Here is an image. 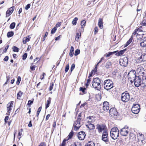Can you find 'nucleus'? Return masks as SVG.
Instances as JSON below:
<instances>
[{
    "instance_id": "1",
    "label": "nucleus",
    "mask_w": 146,
    "mask_h": 146,
    "mask_svg": "<svg viewBox=\"0 0 146 146\" xmlns=\"http://www.w3.org/2000/svg\"><path fill=\"white\" fill-rule=\"evenodd\" d=\"M119 131L117 127L112 128L110 131V135L113 139L115 140L119 136Z\"/></svg>"
},
{
    "instance_id": "2",
    "label": "nucleus",
    "mask_w": 146,
    "mask_h": 146,
    "mask_svg": "<svg viewBox=\"0 0 146 146\" xmlns=\"http://www.w3.org/2000/svg\"><path fill=\"white\" fill-rule=\"evenodd\" d=\"M101 81L99 78H94L92 82L93 87L97 90H99L101 88Z\"/></svg>"
},
{
    "instance_id": "3",
    "label": "nucleus",
    "mask_w": 146,
    "mask_h": 146,
    "mask_svg": "<svg viewBox=\"0 0 146 146\" xmlns=\"http://www.w3.org/2000/svg\"><path fill=\"white\" fill-rule=\"evenodd\" d=\"M104 88L106 90H108L113 87V84L110 79L104 81Z\"/></svg>"
},
{
    "instance_id": "4",
    "label": "nucleus",
    "mask_w": 146,
    "mask_h": 146,
    "mask_svg": "<svg viewBox=\"0 0 146 146\" xmlns=\"http://www.w3.org/2000/svg\"><path fill=\"white\" fill-rule=\"evenodd\" d=\"M137 76H136V72L134 70H131L128 73V77L129 80L131 83H132Z\"/></svg>"
},
{
    "instance_id": "5",
    "label": "nucleus",
    "mask_w": 146,
    "mask_h": 146,
    "mask_svg": "<svg viewBox=\"0 0 146 146\" xmlns=\"http://www.w3.org/2000/svg\"><path fill=\"white\" fill-rule=\"evenodd\" d=\"M81 114L80 113L78 114L77 120L74 123V129L76 131L78 130L81 126L80 123V121L81 119Z\"/></svg>"
},
{
    "instance_id": "6",
    "label": "nucleus",
    "mask_w": 146,
    "mask_h": 146,
    "mask_svg": "<svg viewBox=\"0 0 146 146\" xmlns=\"http://www.w3.org/2000/svg\"><path fill=\"white\" fill-rule=\"evenodd\" d=\"M130 95L127 92L122 93L121 95V100L124 102H128L130 99Z\"/></svg>"
},
{
    "instance_id": "7",
    "label": "nucleus",
    "mask_w": 146,
    "mask_h": 146,
    "mask_svg": "<svg viewBox=\"0 0 146 146\" xmlns=\"http://www.w3.org/2000/svg\"><path fill=\"white\" fill-rule=\"evenodd\" d=\"M140 108V106L139 104H133L131 110L133 113L137 114L139 112Z\"/></svg>"
},
{
    "instance_id": "8",
    "label": "nucleus",
    "mask_w": 146,
    "mask_h": 146,
    "mask_svg": "<svg viewBox=\"0 0 146 146\" xmlns=\"http://www.w3.org/2000/svg\"><path fill=\"white\" fill-rule=\"evenodd\" d=\"M141 76H138L135 77L134 81V85L135 86L138 87L143 82L141 80Z\"/></svg>"
},
{
    "instance_id": "9",
    "label": "nucleus",
    "mask_w": 146,
    "mask_h": 146,
    "mask_svg": "<svg viewBox=\"0 0 146 146\" xmlns=\"http://www.w3.org/2000/svg\"><path fill=\"white\" fill-rule=\"evenodd\" d=\"M128 128V127L126 126L121 129L120 132L121 135L123 136H126L129 133Z\"/></svg>"
},
{
    "instance_id": "10",
    "label": "nucleus",
    "mask_w": 146,
    "mask_h": 146,
    "mask_svg": "<svg viewBox=\"0 0 146 146\" xmlns=\"http://www.w3.org/2000/svg\"><path fill=\"white\" fill-rule=\"evenodd\" d=\"M106 126L104 124H98L96 125V129L98 132L101 133L103 131H106L105 130Z\"/></svg>"
},
{
    "instance_id": "11",
    "label": "nucleus",
    "mask_w": 146,
    "mask_h": 146,
    "mask_svg": "<svg viewBox=\"0 0 146 146\" xmlns=\"http://www.w3.org/2000/svg\"><path fill=\"white\" fill-rule=\"evenodd\" d=\"M144 71V69L142 66H138L137 68L136 71L139 76H141L143 74Z\"/></svg>"
},
{
    "instance_id": "12",
    "label": "nucleus",
    "mask_w": 146,
    "mask_h": 146,
    "mask_svg": "<svg viewBox=\"0 0 146 146\" xmlns=\"http://www.w3.org/2000/svg\"><path fill=\"white\" fill-rule=\"evenodd\" d=\"M128 62L127 58L125 57L120 60L119 63L122 66H126L127 65Z\"/></svg>"
},
{
    "instance_id": "13",
    "label": "nucleus",
    "mask_w": 146,
    "mask_h": 146,
    "mask_svg": "<svg viewBox=\"0 0 146 146\" xmlns=\"http://www.w3.org/2000/svg\"><path fill=\"white\" fill-rule=\"evenodd\" d=\"M13 106V101L10 102L7 105V111L8 113H7V114L8 115H10V113L11 112V110L12 109Z\"/></svg>"
},
{
    "instance_id": "14",
    "label": "nucleus",
    "mask_w": 146,
    "mask_h": 146,
    "mask_svg": "<svg viewBox=\"0 0 146 146\" xmlns=\"http://www.w3.org/2000/svg\"><path fill=\"white\" fill-rule=\"evenodd\" d=\"M110 113L112 117H114L117 116V112L115 108H111L110 110Z\"/></svg>"
},
{
    "instance_id": "15",
    "label": "nucleus",
    "mask_w": 146,
    "mask_h": 146,
    "mask_svg": "<svg viewBox=\"0 0 146 146\" xmlns=\"http://www.w3.org/2000/svg\"><path fill=\"white\" fill-rule=\"evenodd\" d=\"M79 139L82 140L84 139L86 136L85 133L83 131L79 132L77 135Z\"/></svg>"
},
{
    "instance_id": "16",
    "label": "nucleus",
    "mask_w": 146,
    "mask_h": 146,
    "mask_svg": "<svg viewBox=\"0 0 146 146\" xmlns=\"http://www.w3.org/2000/svg\"><path fill=\"white\" fill-rule=\"evenodd\" d=\"M108 134L107 131H104L103 132L102 136V140L106 142H108Z\"/></svg>"
},
{
    "instance_id": "17",
    "label": "nucleus",
    "mask_w": 146,
    "mask_h": 146,
    "mask_svg": "<svg viewBox=\"0 0 146 146\" xmlns=\"http://www.w3.org/2000/svg\"><path fill=\"white\" fill-rule=\"evenodd\" d=\"M103 109L104 111H106L109 109V104L108 102L105 101L103 103Z\"/></svg>"
},
{
    "instance_id": "18",
    "label": "nucleus",
    "mask_w": 146,
    "mask_h": 146,
    "mask_svg": "<svg viewBox=\"0 0 146 146\" xmlns=\"http://www.w3.org/2000/svg\"><path fill=\"white\" fill-rule=\"evenodd\" d=\"M14 9L13 7H11L6 12V17L9 16L13 12Z\"/></svg>"
},
{
    "instance_id": "19",
    "label": "nucleus",
    "mask_w": 146,
    "mask_h": 146,
    "mask_svg": "<svg viewBox=\"0 0 146 146\" xmlns=\"http://www.w3.org/2000/svg\"><path fill=\"white\" fill-rule=\"evenodd\" d=\"M86 126L90 130L94 129L95 128L94 125L92 123L86 124Z\"/></svg>"
},
{
    "instance_id": "20",
    "label": "nucleus",
    "mask_w": 146,
    "mask_h": 146,
    "mask_svg": "<svg viewBox=\"0 0 146 146\" xmlns=\"http://www.w3.org/2000/svg\"><path fill=\"white\" fill-rule=\"evenodd\" d=\"M103 19L100 18L98 20V25L100 29H102L103 27Z\"/></svg>"
},
{
    "instance_id": "21",
    "label": "nucleus",
    "mask_w": 146,
    "mask_h": 146,
    "mask_svg": "<svg viewBox=\"0 0 146 146\" xmlns=\"http://www.w3.org/2000/svg\"><path fill=\"white\" fill-rule=\"evenodd\" d=\"M140 46L142 47H146V39L144 37L143 40L140 43Z\"/></svg>"
},
{
    "instance_id": "22",
    "label": "nucleus",
    "mask_w": 146,
    "mask_h": 146,
    "mask_svg": "<svg viewBox=\"0 0 146 146\" xmlns=\"http://www.w3.org/2000/svg\"><path fill=\"white\" fill-rule=\"evenodd\" d=\"M126 51L125 49H124L120 51L119 52L117 53H115V55L116 56H120L122 55L124 53L125 51Z\"/></svg>"
},
{
    "instance_id": "23",
    "label": "nucleus",
    "mask_w": 146,
    "mask_h": 146,
    "mask_svg": "<svg viewBox=\"0 0 146 146\" xmlns=\"http://www.w3.org/2000/svg\"><path fill=\"white\" fill-rule=\"evenodd\" d=\"M137 137L138 139L142 141L144 139V135H143L139 133L137 134Z\"/></svg>"
},
{
    "instance_id": "24",
    "label": "nucleus",
    "mask_w": 146,
    "mask_h": 146,
    "mask_svg": "<svg viewBox=\"0 0 146 146\" xmlns=\"http://www.w3.org/2000/svg\"><path fill=\"white\" fill-rule=\"evenodd\" d=\"M51 101V98L50 97L48 98L47 101V104H46V109H47L48 108L50 104Z\"/></svg>"
},
{
    "instance_id": "25",
    "label": "nucleus",
    "mask_w": 146,
    "mask_h": 146,
    "mask_svg": "<svg viewBox=\"0 0 146 146\" xmlns=\"http://www.w3.org/2000/svg\"><path fill=\"white\" fill-rule=\"evenodd\" d=\"M74 48L72 46L71 47V49L70 50L69 53V55L71 57H72L74 54Z\"/></svg>"
},
{
    "instance_id": "26",
    "label": "nucleus",
    "mask_w": 146,
    "mask_h": 146,
    "mask_svg": "<svg viewBox=\"0 0 146 146\" xmlns=\"http://www.w3.org/2000/svg\"><path fill=\"white\" fill-rule=\"evenodd\" d=\"M141 29L139 28L137 29H136L135 30L133 33L132 35H137L139 33H140Z\"/></svg>"
},
{
    "instance_id": "27",
    "label": "nucleus",
    "mask_w": 146,
    "mask_h": 146,
    "mask_svg": "<svg viewBox=\"0 0 146 146\" xmlns=\"http://www.w3.org/2000/svg\"><path fill=\"white\" fill-rule=\"evenodd\" d=\"M117 51H116L114 52H110L107 53L106 55H105V56H106V57H109L110 55L113 54L117 52Z\"/></svg>"
},
{
    "instance_id": "28",
    "label": "nucleus",
    "mask_w": 146,
    "mask_h": 146,
    "mask_svg": "<svg viewBox=\"0 0 146 146\" xmlns=\"http://www.w3.org/2000/svg\"><path fill=\"white\" fill-rule=\"evenodd\" d=\"M143 34H140L139 33L138 34L136 35V37L137 39L139 40L141 39L143 37Z\"/></svg>"
},
{
    "instance_id": "29",
    "label": "nucleus",
    "mask_w": 146,
    "mask_h": 146,
    "mask_svg": "<svg viewBox=\"0 0 146 146\" xmlns=\"http://www.w3.org/2000/svg\"><path fill=\"white\" fill-rule=\"evenodd\" d=\"M143 55L142 54L141 55V56L138 58L137 59V62L138 63H140L143 61Z\"/></svg>"
},
{
    "instance_id": "30",
    "label": "nucleus",
    "mask_w": 146,
    "mask_h": 146,
    "mask_svg": "<svg viewBox=\"0 0 146 146\" xmlns=\"http://www.w3.org/2000/svg\"><path fill=\"white\" fill-rule=\"evenodd\" d=\"M78 19L77 17H75L73 19L72 21V24L74 25H75L77 23V21H78Z\"/></svg>"
},
{
    "instance_id": "31",
    "label": "nucleus",
    "mask_w": 146,
    "mask_h": 146,
    "mask_svg": "<svg viewBox=\"0 0 146 146\" xmlns=\"http://www.w3.org/2000/svg\"><path fill=\"white\" fill-rule=\"evenodd\" d=\"M85 146H95L94 143L92 141L89 142Z\"/></svg>"
},
{
    "instance_id": "32",
    "label": "nucleus",
    "mask_w": 146,
    "mask_h": 146,
    "mask_svg": "<svg viewBox=\"0 0 146 146\" xmlns=\"http://www.w3.org/2000/svg\"><path fill=\"white\" fill-rule=\"evenodd\" d=\"M23 94V93L22 92L20 91L19 92L17 95V98L18 99H20L21 98V96Z\"/></svg>"
},
{
    "instance_id": "33",
    "label": "nucleus",
    "mask_w": 146,
    "mask_h": 146,
    "mask_svg": "<svg viewBox=\"0 0 146 146\" xmlns=\"http://www.w3.org/2000/svg\"><path fill=\"white\" fill-rule=\"evenodd\" d=\"M86 23V21L84 20L82 21L81 23V28H84L85 26V24Z\"/></svg>"
},
{
    "instance_id": "34",
    "label": "nucleus",
    "mask_w": 146,
    "mask_h": 146,
    "mask_svg": "<svg viewBox=\"0 0 146 146\" xmlns=\"http://www.w3.org/2000/svg\"><path fill=\"white\" fill-rule=\"evenodd\" d=\"M14 33L12 31L8 32L7 33V36L8 37H10L13 36Z\"/></svg>"
},
{
    "instance_id": "35",
    "label": "nucleus",
    "mask_w": 146,
    "mask_h": 146,
    "mask_svg": "<svg viewBox=\"0 0 146 146\" xmlns=\"http://www.w3.org/2000/svg\"><path fill=\"white\" fill-rule=\"evenodd\" d=\"M141 25L143 26H146V17L145 18V16L143 17V21Z\"/></svg>"
},
{
    "instance_id": "36",
    "label": "nucleus",
    "mask_w": 146,
    "mask_h": 146,
    "mask_svg": "<svg viewBox=\"0 0 146 146\" xmlns=\"http://www.w3.org/2000/svg\"><path fill=\"white\" fill-rule=\"evenodd\" d=\"M72 146H81L80 143L78 142H75L74 143L71 145Z\"/></svg>"
},
{
    "instance_id": "37",
    "label": "nucleus",
    "mask_w": 146,
    "mask_h": 146,
    "mask_svg": "<svg viewBox=\"0 0 146 146\" xmlns=\"http://www.w3.org/2000/svg\"><path fill=\"white\" fill-rule=\"evenodd\" d=\"M141 77L142 79L143 82H146V74H143Z\"/></svg>"
},
{
    "instance_id": "38",
    "label": "nucleus",
    "mask_w": 146,
    "mask_h": 146,
    "mask_svg": "<svg viewBox=\"0 0 146 146\" xmlns=\"http://www.w3.org/2000/svg\"><path fill=\"white\" fill-rule=\"evenodd\" d=\"M15 26V22H13L10 25L9 27L11 29H14Z\"/></svg>"
},
{
    "instance_id": "39",
    "label": "nucleus",
    "mask_w": 146,
    "mask_h": 146,
    "mask_svg": "<svg viewBox=\"0 0 146 146\" xmlns=\"http://www.w3.org/2000/svg\"><path fill=\"white\" fill-rule=\"evenodd\" d=\"M135 18V17L131 18L129 19V21L131 23V25L134 21Z\"/></svg>"
},
{
    "instance_id": "40",
    "label": "nucleus",
    "mask_w": 146,
    "mask_h": 146,
    "mask_svg": "<svg viewBox=\"0 0 146 146\" xmlns=\"http://www.w3.org/2000/svg\"><path fill=\"white\" fill-rule=\"evenodd\" d=\"M73 135V133L72 132V131H71L68 136V140L69 139H71Z\"/></svg>"
},
{
    "instance_id": "41",
    "label": "nucleus",
    "mask_w": 146,
    "mask_h": 146,
    "mask_svg": "<svg viewBox=\"0 0 146 146\" xmlns=\"http://www.w3.org/2000/svg\"><path fill=\"white\" fill-rule=\"evenodd\" d=\"M133 37V35H132L131 38L129 39L128 41H127V42L126 43V44L127 45H128L129 44L132 42V39Z\"/></svg>"
},
{
    "instance_id": "42",
    "label": "nucleus",
    "mask_w": 146,
    "mask_h": 146,
    "mask_svg": "<svg viewBox=\"0 0 146 146\" xmlns=\"http://www.w3.org/2000/svg\"><path fill=\"white\" fill-rule=\"evenodd\" d=\"M13 49L14 52H19V48L15 46H13Z\"/></svg>"
},
{
    "instance_id": "43",
    "label": "nucleus",
    "mask_w": 146,
    "mask_h": 146,
    "mask_svg": "<svg viewBox=\"0 0 146 146\" xmlns=\"http://www.w3.org/2000/svg\"><path fill=\"white\" fill-rule=\"evenodd\" d=\"M21 78L19 76H18V77L17 78V81L16 82V83H17V84L18 85H19V84L20 83V82L21 81Z\"/></svg>"
},
{
    "instance_id": "44",
    "label": "nucleus",
    "mask_w": 146,
    "mask_h": 146,
    "mask_svg": "<svg viewBox=\"0 0 146 146\" xmlns=\"http://www.w3.org/2000/svg\"><path fill=\"white\" fill-rule=\"evenodd\" d=\"M80 36V33H77L76 35V39L78 40L79 39V37Z\"/></svg>"
},
{
    "instance_id": "45",
    "label": "nucleus",
    "mask_w": 146,
    "mask_h": 146,
    "mask_svg": "<svg viewBox=\"0 0 146 146\" xmlns=\"http://www.w3.org/2000/svg\"><path fill=\"white\" fill-rule=\"evenodd\" d=\"M80 52V51L79 49H77L76 50L75 52L74 53V55L75 56H77L78 55Z\"/></svg>"
},
{
    "instance_id": "46",
    "label": "nucleus",
    "mask_w": 146,
    "mask_h": 146,
    "mask_svg": "<svg viewBox=\"0 0 146 146\" xmlns=\"http://www.w3.org/2000/svg\"><path fill=\"white\" fill-rule=\"evenodd\" d=\"M93 117L92 116L89 117L88 118V119H89V120H88L87 122L88 123V124L91 123L92 122L91 119Z\"/></svg>"
},
{
    "instance_id": "47",
    "label": "nucleus",
    "mask_w": 146,
    "mask_h": 146,
    "mask_svg": "<svg viewBox=\"0 0 146 146\" xmlns=\"http://www.w3.org/2000/svg\"><path fill=\"white\" fill-rule=\"evenodd\" d=\"M56 30H57V28H56V27H54L52 29V30L51 31V33L52 34H53L55 32Z\"/></svg>"
},
{
    "instance_id": "48",
    "label": "nucleus",
    "mask_w": 146,
    "mask_h": 146,
    "mask_svg": "<svg viewBox=\"0 0 146 146\" xmlns=\"http://www.w3.org/2000/svg\"><path fill=\"white\" fill-rule=\"evenodd\" d=\"M69 64H67L65 67V72L66 73L68 71L69 69Z\"/></svg>"
},
{
    "instance_id": "49",
    "label": "nucleus",
    "mask_w": 146,
    "mask_h": 146,
    "mask_svg": "<svg viewBox=\"0 0 146 146\" xmlns=\"http://www.w3.org/2000/svg\"><path fill=\"white\" fill-rule=\"evenodd\" d=\"M48 35V33L47 32H46L45 33V35L42 38V41H44L45 40L46 38V37Z\"/></svg>"
},
{
    "instance_id": "50",
    "label": "nucleus",
    "mask_w": 146,
    "mask_h": 146,
    "mask_svg": "<svg viewBox=\"0 0 146 146\" xmlns=\"http://www.w3.org/2000/svg\"><path fill=\"white\" fill-rule=\"evenodd\" d=\"M143 61H146V54H142Z\"/></svg>"
},
{
    "instance_id": "51",
    "label": "nucleus",
    "mask_w": 146,
    "mask_h": 146,
    "mask_svg": "<svg viewBox=\"0 0 146 146\" xmlns=\"http://www.w3.org/2000/svg\"><path fill=\"white\" fill-rule=\"evenodd\" d=\"M27 56V53H25L23 56V59L25 60Z\"/></svg>"
},
{
    "instance_id": "52",
    "label": "nucleus",
    "mask_w": 146,
    "mask_h": 146,
    "mask_svg": "<svg viewBox=\"0 0 146 146\" xmlns=\"http://www.w3.org/2000/svg\"><path fill=\"white\" fill-rule=\"evenodd\" d=\"M90 78H88V79L87 80V83L86 84V86L87 87V86H88L89 84L90 83Z\"/></svg>"
},
{
    "instance_id": "53",
    "label": "nucleus",
    "mask_w": 146,
    "mask_h": 146,
    "mask_svg": "<svg viewBox=\"0 0 146 146\" xmlns=\"http://www.w3.org/2000/svg\"><path fill=\"white\" fill-rule=\"evenodd\" d=\"M53 86H54V84H53V83H52L50 84V86L49 87V90L50 91H51L52 90Z\"/></svg>"
},
{
    "instance_id": "54",
    "label": "nucleus",
    "mask_w": 146,
    "mask_h": 146,
    "mask_svg": "<svg viewBox=\"0 0 146 146\" xmlns=\"http://www.w3.org/2000/svg\"><path fill=\"white\" fill-rule=\"evenodd\" d=\"M75 66V65L74 64H73L71 66L70 68V70L71 72H72V70L74 69Z\"/></svg>"
},
{
    "instance_id": "55",
    "label": "nucleus",
    "mask_w": 146,
    "mask_h": 146,
    "mask_svg": "<svg viewBox=\"0 0 146 146\" xmlns=\"http://www.w3.org/2000/svg\"><path fill=\"white\" fill-rule=\"evenodd\" d=\"M23 131V129H21V131H19L18 133V136H21L22 134V132Z\"/></svg>"
},
{
    "instance_id": "56",
    "label": "nucleus",
    "mask_w": 146,
    "mask_h": 146,
    "mask_svg": "<svg viewBox=\"0 0 146 146\" xmlns=\"http://www.w3.org/2000/svg\"><path fill=\"white\" fill-rule=\"evenodd\" d=\"M6 78H7L6 82L4 84V85H5L6 84H7V83L8 82V81L9 80L10 77L9 76H7Z\"/></svg>"
},
{
    "instance_id": "57",
    "label": "nucleus",
    "mask_w": 146,
    "mask_h": 146,
    "mask_svg": "<svg viewBox=\"0 0 146 146\" xmlns=\"http://www.w3.org/2000/svg\"><path fill=\"white\" fill-rule=\"evenodd\" d=\"M33 101H31L30 100H29L28 101V106H30L33 103Z\"/></svg>"
},
{
    "instance_id": "58",
    "label": "nucleus",
    "mask_w": 146,
    "mask_h": 146,
    "mask_svg": "<svg viewBox=\"0 0 146 146\" xmlns=\"http://www.w3.org/2000/svg\"><path fill=\"white\" fill-rule=\"evenodd\" d=\"M31 5L30 4H28L25 7V9L28 10L29 9Z\"/></svg>"
},
{
    "instance_id": "59",
    "label": "nucleus",
    "mask_w": 146,
    "mask_h": 146,
    "mask_svg": "<svg viewBox=\"0 0 146 146\" xmlns=\"http://www.w3.org/2000/svg\"><path fill=\"white\" fill-rule=\"evenodd\" d=\"M86 88H83L82 87H80V91H82L83 92H85V90H86Z\"/></svg>"
},
{
    "instance_id": "60",
    "label": "nucleus",
    "mask_w": 146,
    "mask_h": 146,
    "mask_svg": "<svg viewBox=\"0 0 146 146\" xmlns=\"http://www.w3.org/2000/svg\"><path fill=\"white\" fill-rule=\"evenodd\" d=\"M94 30H95L94 33H95V34L96 33H97V32H98V27H96L94 28Z\"/></svg>"
},
{
    "instance_id": "61",
    "label": "nucleus",
    "mask_w": 146,
    "mask_h": 146,
    "mask_svg": "<svg viewBox=\"0 0 146 146\" xmlns=\"http://www.w3.org/2000/svg\"><path fill=\"white\" fill-rule=\"evenodd\" d=\"M36 66H31L30 67V68L32 70H35V68Z\"/></svg>"
},
{
    "instance_id": "62",
    "label": "nucleus",
    "mask_w": 146,
    "mask_h": 146,
    "mask_svg": "<svg viewBox=\"0 0 146 146\" xmlns=\"http://www.w3.org/2000/svg\"><path fill=\"white\" fill-rule=\"evenodd\" d=\"M61 23H58L56 25V28L57 27H59L60 26V25H61Z\"/></svg>"
},
{
    "instance_id": "63",
    "label": "nucleus",
    "mask_w": 146,
    "mask_h": 146,
    "mask_svg": "<svg viewBox=\"0 0 146 146\" xmlns=\"http://www.w3.org/2000/svg\"><path fill=\"white\" fill-rule=\"evenodd\" d=\"M9 59V57L7 56H6L4 59V60L5 61H7Z\"/></svg>"
},
{
    "instance_id": "64",
    "label": "nucleus",
    "mask_w": 146,
    "mask_h": 146,
    "mask_svg": "<svg viewBox=\"0 0 146 146\" xmlns=\"http://www.w3.org/2000/svg\"><path fill=\"white\" fill-rule=\"evenodd\" d=\"M38 146H46V145L44 143H41Z\"/></svg>"
}]
</instances>
